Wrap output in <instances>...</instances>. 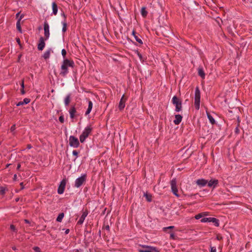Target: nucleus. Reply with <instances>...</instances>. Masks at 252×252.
I'll return each instance as SVG.
<instances>
[{"mask_svg":"<svg viewBox=\"0 0 252 252\" xmlns=\"http://www.w3.org/2000/svg\"><path fill=\"white\" fill-rule=\"evenodd\" d=\"M45 38L43 37H40L39 40V42L37 45V49L39 51H42L45 46Z\"/></svg>","mask_w":252,"mask_h":252,"instance_id":"9d476101","label":"nucleus"},{"mask_svg":"<svg viewBox=\"0 0 252 252\" xmlns=\"http://www.w3.org/2000/svg\"><path fill=\"white\" fill-rule=\"evenodd\" d=\"M141 13L143 17H145L147 16L148 12L146 10L145 7H143L142 8L141 11Z\"/></svg>","mask_w":252,"mask_h":252,"instance_id":"cd10ccee","label":"nucleus"},{"mask_svg":"<svg viewBox=\"0 0 252 252\" xmlns=\"http://www.w3.org/2000/svg\"><path fill=\"white\" fill-rule=\"evenodd\" d=\"M32 148V146L31 145H30V144H29V145H28V146H27V148H28V149H31Z\"/></svg>","mask_w":252,"mask_h":252,"instance_id":"603ef678","label":"nucleus"},{"mask_svg":"<svg viewBox=\"0 0 252 252\" xmlns=\"http://www.w3.org/2000/svg\"><path fill=\"white\" fill-rule=\"evenodd\" d=\"M200 91L199 87L195 88L194 96V106L196 109L198 110L200 107Z\"/></svg>","mask_w":252,"mask_h":252,"instance_id":"7ed1b4c3","label":"nucleus"},{"mask_svg":"<svg viewBox=\"0 0 252 252\" xmlns=\"http://www.w3.org/2000/svg\"><path fill=\"white\" fill-rule=\"evenodd\" d=\"M51 52V49H49L47 50H46L42 55L43 58L45 60H47V59H49L50 56Z\"/></svg>","mask_w":252,"mask_h":252,"instance_id":"6ab92c4d","label":"nucleus"},{"mask_svg":"<svg viewBox=\"0 0 252 252\" xmlns=\"http://www.w3.org/2000/svg\"><path fill=\"white\" fill-rule=\"evenodd\" d=\"M207 214H206V213H199L197 215H196L195 216V219L196 220H198L201 218H202L203 216H206Z\"/></svg>","mask_w":252,"mask_h":252,"instance_id":"c85d7f7f","label":"nucleus"},{"mask_svg":"<svg viewBox=\"0 0 252 252\" xmlns=\"http://www.w3.org/2000/svg\"><path fill=\"white\" fill-rule=\"evenodd\" d=\"M63 219V213H60L57 218V221L61 222Z\"/></svg>","mask_w":252,"mask_h":252,"instance_id":"c756f323","label":"nucleus"},{"mask_svg":"<svg viewBox=\"0 0 252 252\" xmlns=\"http://www.w3.org/2000/svg\"><path fill=\"white\" fill-rule=\"evenodd\" d=\"M196 183L198 186L204 187L207 185L208 181L205 179H201L197 180Z\"/></svg>","mask_w":252,"mask_h":252,"instance_id":"2eb2a0df","label":"nucleus"},{"mask_svg":"<svg viewBox=\"0 0 252 252\" xmlns=\"http://www.w3.org/2000/svg\"><path fill=\"white\" fill-rule=\"evenodd\" d=\"M92 109V108L88 106V109H87V111H86V112L85 113V115H87L89 114H90V113L91 112Z\"/></svg>","mask_w":252,"mask_h":252,"instance_id":"72a5a7b5","label":"nucleus"},{"mask_svg":"<svg viewBox=\"0 0 252 252\" xmlns=\"http://www.w3.org/2000/svg\"><path fill=\"white\" fill-rule=\"evenodd\" d=\"M138 56H139V58H140V59H142V56L141 54H140L139 53H138Z\"/></svg>","mask_w":252,"mask_h":252,"instance_id":"864d4df0","label":"nucleus"},{"mask_svg":"<svg viewBox=\"0 0 252 252\" xmlns=\"http://www.w3.org/2000/svg\"><path fill=\"white\" fill-rule=\"evenodd\" d=\"M75 106V104H74L73 105H71L70 106V108L68 111L69 113L70 114V117L71 119H73L75 117V113L77 112Z\"/></svg>","mask_w":252,"mask_h":252,"instance_id":"f8f14e48","label":"nucleus"},{"mask_svg":"<svg viewBox=\"0 0 252 252\" xmlns=\"http://www.w3.org/2000/svg\"><path fill=\"white\" fill-rule=\"evenodd\" d=\"M104 228L106 230L109 231H110V227L109 225H106L104 226Z\"/></svg>","mask_w":252,"mask_h":252,"instance_id":"79ce46f5","label":"nucleus"},{"mask_svg":"<svg viewBox=\"0 0 252 252\" xmlns=\"http://www.w3.org/2000/svg\"><path fill=\"white\" fill-rule=\"evenodd\" d=\"M33 249L35 252H40V248L38 247H34Z\"/></svg>","mask_w":252,"mask_h":252,"instance_id":"4c0bfd02","label":"nucleus"},{"mask_svg":"<svg viewBox=\"0 0 252 252\" xmlns=\"http://www.w3.org/2000/svg\"><path fill=\"white\" fill-rule=\"evenodd\" d=\"M172 191L173 194L176 196L178 197L179 195L178 194V189L176 185V179H173L170 182Z\"/></svg>","mask_w":252,"mask_h":252,"instance_id":"6e6552de","label":"nucleus"},{"mask_svg":"<svg viewBox=\"0 0 252 252\" xmlns=\"http://www.w3.org/2000/svg\"><path fill=\"white\" fill-rule=\"evenodd\" d=\"M207 184L209 187H213V188H215L218 186L219 181L217 179H211L208 182Z\"/></svg>","mask_w":252,"mask_h":252,"instance_id":"ddd939ff","label":"nucleus"},{"mask_svg":"<svg viewBox=\"0 0 252 252\" xmlns=\"http://www.w3.org/2000/svg\"><path fill=\"white\" fill-rule=\"evenodd\" d=\"M210 222L214 223L216 226H219L220 225L219 220L215 218H210L209 222Z\"/></svg>","mask_w":252,"mask_h":252,"instance_id":"aec40b11","label":"nucleus"},{"mask_svg":"<svg viewBox=\"0 0 252 252\" xmlns=\"http://www.w3.org/2000/svg\"><path fill=\"white\" fill-rule=\"evenodd\" d=\"M88 106L93 108V102L91 100L89 101Z\"/></svg>","mask_w":252,"mask_h":252,"instance_id":"37998d69","label":"nucleus"},{"mask_svg":"<svg viewBox=\"0 0 252 252\" xmlns=\"http://www.w3.org/2000/svg\"><path fill=\"white\" fill-rule=\"evenodd\" d=\"M24 17V15H21L20 17V18L18 19V21H17V23H16V28H17V29L18 30V31H19L20 32H22V29H21V24H20V22H21V20H22V19Z\"/></svg>","mask_w":252,"mask_h":252,"instance_id":"f3484780","label":"nucleus"},{"mask_svg":"<svg viewBox=\"0 0 252 252\" xmlns=\"http://www.w3.org/2000/svg\"><path fill=\"white\" fill-rule=\"evenodd\" d=\"M174 228V226H168V227H164L163 228V231H164L165 232H167V230L168 229H173Z\"/></svg>","mask_w":252,"mask_h":252,"instance_id":"7c9ffc66","label":"nucleus"},{"mask_svg":"<svg viewBox=\"0 0 252 252\" xmlns=\"http://www.w3.org/2000/svg\"><path fill=\"white\" fill-rule=\"evenodd\" d=\"M172 102L175 105V111L176 112H179L182 110V101L177 96L173 97Z\"/></svg>","mask_w":252,"mask_h":252,"instance_id":"20e7f679","label":"nucleus"},{"mask_svg":"<svg viewBox=\"0 0 252 252\" xmlns=\"http://www.w3.org/2000/svg\"><path fill=\"white\" fill-rule=\"evenodd\" d=\"M66 23H64V32L66 31Z\"/></svg>","mask_w":252,"mask_h":252,"instance_id":"49530a36","label":"nucleus"},{"mask_svg":"<svg viewBox=\"0 0 252 252\" xmlns=\"http://www.w3.org/2000/svg\"><path fill=\"white\" fill-rule=\"evenodd\" d=\"M21 92L22 94H25V92L24 89H22V90H21Z\"/></svg>","mask_w":252,"mask_h":252,"instance_id":"09e8293b","label":"nucleus"},{"mask_svg":"<svg viewBox=\"0 0 252 252\" xmlns=\"http://www.w3.org/2000/svg\"><path fill=\"white\" fill-rule=\"evenodd\" d=\"M142 247L144 249L139 250V252H158V250L156 247L147 245H142Z\"/></svg>","mask_w":252,"mask_h":252,"instance_id":"0eeeda50","label":"nucleus"},{"mask_svg":"<svg viewBox=\"0 0 252 252\" xmlns=\"http://www.w3.org/2000/svg\"><path fill=\"white\" fill-rule=\"evenodd\" d=\"M10 229L13 231L17 232V229L15 228V226L11 224L10 226Z\"/></svg>","mask_w":252,"mask_h":252,"instance_id":"f704fd0d","label":"nucleus"},{"mask_svg":"<svg viewBox=\"0 0 252 252\" xmlns=\"http://www.w3.org/2000/svg\"><path fill=\"white\" fill-rule=\"evenodd\" d=\"M170 238L172 239H175V236L173 232H170Z\"/></svg>","mask_w":252,"mask_h":252,"instance_id":"58836bf2","label":"nucleus"},{"mask_svg":"<svg viewBox=\"0 0 252 252\" xmlns=\"http://www.w3.org/2000/svg\"><path fill=\"white\" fill-rule=\"evenodd\" d=\"M126 98L125 97V95L123 94V95L122 96V97L120 101L119 104V109L121 111L124 109V108L125 107V103H126Z\"/></svg>","mask_w":252,"mask_h":252,"instance_id":"9b49d317","label":"nucleus"},{"mask_svg":"<svg viewBox=\"0 0 252 252\" xmlns=\"http://www.w3.org/2000/svg\"><path fill=\"white\" fill-rule=\"evenodd\" d=\"M6 189L5 188L1 187L0 189V192L1 194H4L5 193Z\"/></svg>","mask_w":252,"mask_h":252,"instance_id":"473e14b6","label":"nucleus"},{"mask_svg":"<svg viewBox=\"0 0 252 252\" xmlns=\"http://www.w3.org/2000/svg\"><path fill=\"white\" fill-rule=\"evenodd\" d=\"M69 143L71 147H73L74 148H77L80 145L78 138L73 136H70L69 137Z\"/></svg>","mask_w":252,"mask_h":252,"instance_id":"423d86ee","label":"nucleus"},{"mask_svg":"<svg viewBox=\"0 0 252 252\" xmlns=\"http://www.w3.org/2000/svg\"><path fill=\"white\" fill-rule=\"evenodd\" d=\"M91 230H88L87 229H86L85 230V232H84L85 236H86V235H87L88 234H90V233H91Z\"/></svg>","mask_w":252,"mask_h":252,"instance_id":"a19ab883","label":"nucleus"},{"mask_svg":"<svg viewBox=\"0 0 252 252\" xmlns=\"http://www.w3.org/2000/svg\"><path fill=\"white\" fill-rule=\"evenodd\" d=\"M66 54V51L64 49V57H65ZM74 65L75 64L73 60L64 58V75L67 73L68 67L73 68Z\"/></svg>","mask_w":252,"mask_h":252,"instance_id":"f257e3e1","label":"nucleus"},{"mask_svg":"<svg viewBox=\"0 0 252 252\" xmlns=\"http://www.w3.org/2000/svg\"><path fill=\"white\" fill-rule=\"evenodd\" d=\"M217 238L218 240H220L221 239V237H220L219 236H218L217 237Z\"/></svg>","mask_w":252,"mask_h":252,"instance_id":"13d9d810","label":"nucleus"},{"mask_svg":"<svg viewBox=\"0 0 252 252\" xmlns=\"http://www.w3.org/2000/svg\"><path fill=\"white\" fill-rule=\"evenodd\" d=\"M63 53H64V51H63V49L61 51L62 55L63 56Z\"/></svg>","mask_w":252,"mask_h":252,"instance_id":"0e129e2a","label":"nucleus"},{"mask_svg":"<svg viewBox=\"0 0 252 252\" xmlns=\"http://www.w3.org/2000/svg\"><path fill=\"white\" fill-rule=\"evenodd\" d=\"M44 31L45 39L47 40L50 36L49 25L47 21H45L44 23Z\"/></svg>","mask_w":252,"mask_h":252,"instance_id":"1a4fd4ad","label":"nucleus"},{"mask_svg":"<svg viewBox=\"0 0 252 252\" xmlns=\"http://www.w3.org/2000/svg\"><path fill=\"white\" fill-rule=\"evenodd\" d=\"M175 119L174 120L173 122L176 125H179L182 121V116L180 114H177L175 116Z\"/></svg>","mask_w":252,"mask_h":252,"instance_id":"dca6fc26","label":"nucleus"},{"mask_svg":"<svg viewBox=\"0 0 252 252\" xmlns=\"http://www.w3.org/2000/svg\"><path fill=\"white\" fill-rule=\"evenodd\" d=\"M18 200H19V199H18V198L16 199V201H18Z\"/></svg>","mask_w":252,"mask_h":252,"instance_id":"338daca9","label":"nucleus"},{"mask_svg":"<svg viewBox=\"0 0 252 252\" xmlns=\"http://www.w3.org/2000/svg\"><path fill=\"white\" fill-rule=\"evenodd\" d=\"M20 186H21V189H24V187L23 183H20Z\"/></svg>","mask_w":252,"mask_h":252,"instance_id":"3c124183","label":"nucleus"},{"mask_svg":"<svg viewBox=\"0 0 252 252\" xmlns=\"http://www.w3.org/2000/svg\"><path fill=\"white\" fill-rule=\"evenodd\" d=\"M69 231L70 230L69 229H66L65 231V233L66 234H68L69 232Z\"/></svg>","mask_w":252,"mask_h":252,"instance_id":"8fccbe9b","label":"nucleus"},{"mask_svg":"<svg viewBox=\"0 0 252 252\" xmlns=\"http://www.w3.org/2000/svg\"><path fill=\"white\" fill-rule=\"evenodd\" d=\"M20 167H21L20 164H18L17 165V169H19Z\"/></svg>","mask_w":252,"mask_h":252,"instance_id":"6e6d98bb","label":"nucleus"},{"mask_svg":"<svg viewBox=\"0 0 252 252\" xmlns=\"http://www.w3.org/2000/svg\"><path fill=\"white\" fill-rule=\"evenodd\" d=\"M65 181H66L65 179H64V185H63L64 189H65V184H66Z\"/></svg>","mask_w":252,"mask_h":252,"instance_id":"4d7b16f0","label":"nucleus"},{"mask_svg":"<svg viewBox=\"0 0 252 252\" xmlns=\"http://www.w3.org/2000/svg\"><path fill=\"white\" fill-rule=\"evenodd\" d=\"M52 9H53V13L54 15L57 14V12H58V6L55 2H53L52 3Z\"/></svg>","mask_w":252,"mask_h":252,"instance_id":"b1692460","label":"nucleus"},{"mask_svg":"<svg viewBox=\"0 0 252 252\" xmlns=\"http://www.w3.org/2000/svg\"><path fill=\"white\" fill-rule=\"evenodd\" d=\"M16 129V126L15 125H12L10 127V130L11 132H14Z\"/></svg>","mask_w":252,"mask_h":252,"instance_id":"e433bc0d","label":"nucleus"},{"mask_svg":"<svg viewBox=\"0 0 252 252\" xmlns=\"http://www.w3.org/2000/svg\"><path fill=\"white\" fill-rule=\"evenodd\" d=\"M12 249H13V250H14V251H15V250H16V247H12Z\"/></svg>","mask_w":252,"mask_h":252,"instance_id":"680f3d73","label":"nucleus"},{"mask_svg":"<svg viewBox=\"0 0 252 252\" xmlns=\"http://www.w3.org/2000/svg\"><path fill=\"white\" fill-rule=\"evenodd\" d=\"M87 175L83 174L81 177L76 179L75 182V187L76 188L80 187L86 181Z\"/></svg>","mask_w":252,"mask_h":252,"instance_id":"39448f33","label":"nucleus"},{"mask_svg":"<svg viewBox=\"0 0 252 252\" xmlns=\"http://www.w3.org/2000/svg\"><path fill=\"white\" fill-rule=\"evenodd\" d=\"M19 15H20V12L17 13L16 14V17H17V18H18V16H19Z\"/></svg>","mask_w":252,"mask_h":252,"instance_id":"bf43d9fd","label":"nucleus"},{"mask_svg":"<svg viewBox=\"0 0 252 252\" xmlns=\"http://www.w3.org/2000/svg\"><path fill=\"white\" fill-rule=\"evenodd\" d=\"M144 196L146 197L147 201L151 202L152 201V196L151 194L148 193H144Z\"/></svg>","mask_w":252,"mask_h":252,"instance_id":"bb28decb","label":"nucleus"},{"mask_svg":"<svg viewBox=\"0 0 252 252\" xmlns=\"http://www.w3.org/2000/svg\"><path fill=\"white\" fill-rule=\"evenodd\" d=\"M21 86L22 89L24 88V80H22L21 84Z\"/></svg>","mask_w":252,"mask_h":252,"instance_id":"a18cd8bd","label":"nucleus"},{"mask_svg":"<svg viewBox=\"0 0 252 252\" xmlns=\"http://www.w3.org/2000/svg\"><path fill=\"white\" fill-rule=\"evenodd\" d=\"M100 230L99 231V232H98V234H99V235H100Z\"/></svg>","mask_w":252,"mask_h":252,"instance_id":"774afa93","label":"nucleus"},{"mask_svg":"<svg viewBox=\"0 0 252 252\" xmlns=\"http://www.w3.org/2000/svg\"><path fill=\"white\" fill-rule=\"evenodd\" d=\"M63 53H64V51H63V49L61 51L62 55L63 56Z\"/></svg>","mask_w":252,"mask_h":252,"instance_id":"69168bd1","label":"nucleus"},{"mask_svg":"<svg viewBox=\"0 0 252 252\" xmlns=\"http://www.w3.org/2000/svg\"><path fill=\"white\" fill-rule=\"evenodd\" d=\"M235 131H236V133H238V131H239V129L238 128V127H237V128H236V130H235Z\"/></svg>","mask_w":252,"mask_h":252,"instance_id":"052dcab7","label":"nucleus"},{"mask_svg":"<svg viewBox=\"0 0 252 252\" xmlns=\"http://www.w3.org/2000/svg\"><path fill=\"white\" fill-rule=\"evenodd\" d=\"M25 222L26 223H30V221L29 220H24Z\"/></svg>","mask_w":252,"mask_h":252,"instance_id":"5fc2aeb1","label":"nucleus"},{"mask_svg":"<svg viewBox=\"0 0 252 252\" xmlns=\"http://www.w3.org/2000/svg\"><path fill=\"white\" fill-rule=\"evenodd\" d=\"M132 34L134 36V37L135 40H136V41H137L139 43H140L141 44H143V42H142V40L140 39V37H138V35H136V33L135 32V31L133 30L132 31Z\"/></svg>","mask_w":252,"mask_h":252,"instance_id":"4be33fe9","label":"nucleus"},{"mask_svg":"<svg viewBox=\"0 0 252 252\" xmlns=\"http://www.w3.org/2000/svg\"><path fill=\"white\" fill-rule=\"evenodd\" d=\"M30 101H31V100H30V98H25L24 99V100L23 101H20V102H18L16 104V105L17 106H19L23 105H24V104H28L29 103H30Z\"/></svg>","mask_w":252,"mask_h":252,"instance_id":"a211bd4d","label":"nucleus"},{"mask_svg":"<svg viewBox=\"0 0 252 252\" xmlns=\"http://www.w3.org/2000/svg\"><path fill=\"white\" fill-rule=\"evenodd\" d=\"M198 74L202 79H204L205 76V73L202 67H199L198 69Z\"/></svg>","mask_w":252,"mask_h":252,"instance_id":"412c9836","label":"nucleus"},{"mask_svg":"<svg viewBox=\"0 0 252 252\" xmlns=\"http://www.w3.org/2000/svg\"><path fill=\"white\" fill-rule=\"evenodd\" d=\"M210 218H203L201 220V222H209Z\"/></svg>","mask_w":252,"mask_h":252,"instance_id":"2f4dec72","label":"nucleus"},{"mask_svg":"<svg viewBox=\"0 0 252 252\" xmlns=\"http://www.w3.org/2000/svg\"><path fill=\"white\" fill-rule=\"evenodd\" d=\"M59 121H60L61 123H63V116H61L59 117Z\"/></svg>","mask_w":252,"mask_h":252,"instance_id":"c03bdc74","label":"nucleus"},{"mask_svg":"<svg viewBox=\"0 0 252 252\" xmlns=\"http://www.w3.org/2000/svg\"><path fill=\"white\" fill-rule=\"evenodd\" d=\"M207 116L208 119L209 120L210 123L212 125H214L216 124V121H215V119L213 118L212 116L208 112H207Z\"/></svg>","mask_w":252,"mask_h":252,"instance_id":"5701e85b","label":"nucleus"},{"mask_svg":"<svg viewBox=\"0 0 252 252\" xmlns=\"http://www.w3.org/2000/svg\"><path fill=\"white\" fill-rule=\"evenodd\" d=\"M58 192L59 194L63 193V180H62L60 182V184L58 189Z\"/></svg>","mask_w":252,"mask_h":252,"instance_id":"393cba45","label":"nucleus"},{"mask_svg":"<svg viewBox=\"0 0 252 252\" xmlns=\"http://www.w3.org/2000/svg\"><path fill=\"white\" fill-rule=\"evenodd\" d=\"M16 41L19 45L20 44V39L19 38H16Z\"/></svg>","mask_w":252,"mask_h":252,"instance_id":"de8ad7c7","label":"nucleus"},{"mask_svg":"<svg viewBox=\"0 0 252 252\" xmlns=\"http://www.w3.org/2000/svg\"><path fill=\"white\" fill-rule=\"evenodd\" d=\"M88 213L87 210H85L83 212L81 217L80 218L79 220L77 222L78 224H82L83 223L86 217L88 215Z\"/></svg>","mask_w":252,"mask_h":252,"instance_id":"4468645a","label":"nucleus"},{"mask_svg":"<svg viewBox=\"0 0 252 252\" xmlns=\"http://www.w3.org/2000/svg\"><path fill=\"white\" fill-rule=\"evenodd\" d=\"M70 102V94H68L65 98L64 103L66 106L68 105Z\"/></svg>","mask_w":252,"mask_h":252,"instance_id":"a878e982","label":"nucleus"},{"mask_svg":"<svg viewBox=\"0 0 252 252\" xmlns=\"http://www.w3.org/2000/svg\"><path fill=\"white\" fill-rule=\"evenodd\" d=\"M93 128L91 126H87L79 137L81 143H84L92 131Z\"/></svg>","mask_w":252,"mask_h":252,"instance_id":"f03ea898","label":"nucleus"},{"mask_svg":"<svg viewBox=\"0 0 252 252\" xmlns=\"http://www.w3.org/2000/svg\"><path fill=\"white\" fill-rule=\"evenodd\" d=\"M79 152L76 150H74L72 152V154L73 156L76 157V158L78 157Z\"/></svg>","mask_w":252,"mask_h":252,"instance_id":"c9c22d12","label":"nucleus"},{"mask_svg":"<svg viewBox=\"0 0 252 252\" xmlns=\"http://www.w3.org/2000/svg\"><path fill=\"white\" fill-rule=\"evenodd\" d=\"M61 69L63 70V63L61 65Z\"/></svg>","mask_w":252,"mask_h":252,"instance_id":"e2e57ef3","label":"nucleus"},{"mask_svg":"<svg viewBox=\"0 0 252 252\" xmlns=\"http://www.w3.org/2000/svg\"><path fill=\"white\" fill-rule=\"evenodd\" d=\"M211 248V251L210 252H216V248L215 247H210Z\"/></svg>","mask_w":252,"mask_h":252,"instance_id":"ea45409f","label":"nucleus"}]
</instances>
